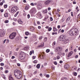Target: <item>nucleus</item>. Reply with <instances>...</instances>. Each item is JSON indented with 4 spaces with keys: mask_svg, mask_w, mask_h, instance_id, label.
Listing matches in <instances>:
<instances>
[{
    "mask_svg": "<svg viewBox=\"0 0 80 80\" xmlns=\"http://www.w3.org/2000/svg\"><path fill=\"white\" fill-rule=\"evenodd\" d=\"M16 35H17V33L16 32H13L10 34L9 37L11 39H13L14 38L16 37Z\"/></svg>",
    "mask_w": 80,
    "mask_h": 80,
    "instance_id": "obj_5",
    "label": "nucleus"
},
{
    "mask_svg": "<svg viewBox=\"0 0 80 80\" xmlns=\"http://www.w3.org/2000/svg\"><path fill=\"white\" fill-rule=\"evenodd\" d=\"M37 68H38V69H39L40 67V64H38L36 66Z\"/></svg>",
    "mask_w": 80,
    "mask_h": 80,
    "instance_id": "obj_19",
    "label": "nucleus"
},
{
    "mask_svg": "<svg viewBox=\"0 0 80 80\" xmlns=\"http://www.w3.org/2000/svg\"><path fill=\"white\" fill-rule=\"evenodd\" d=\"M9 80H13V79L12 77V75L11 74H10L9 76Z\"/></svg>",
    "mask_w": 80,
    "mask_h": 80,
    "instance_id": "obj_18",
    "label": "nucleus"
},
{
    "mask_svg": "<svg viewBox=\"0 0 80 80\" xmlns=\"http://www.w3.org/2000/svg\"><path fill=\"white\" fill-rule=\"evenodd\" d=\"M40 77H43V74H42V73H40Z\"/></svg>",
    "mask_w": 80,
    "mask_h": 80,
    "instance_id": "obj_58",
    "label": "nucleus"
},
{
    "mask_svg": "<svg viewBox=\"0 0 80 80\" xmlns=\"http://www.w3.org/2000/svg\"><path fill=\"white\" fill-rule=\"evenodd\" d=\"M23 49L24 50H25L26 51H27V50H28V49H29V47H25Z\"/></svg>",
    "mask_w": 80,
    "mask_h": 80,
    "instance_id": "obj_17",
    "label": "nucleus"
},
{
    "mask_svg": "<svg viewBox=\"0 0 80 80\" xmlns=\"http://www.w3.org/2000/svg\"><path fill=\"white\" fill-rule=\"evenodd\" d=\"M30 12L31 17H33L34 14L37 12V9L35 8H32Z\"/></svg>",
    "mask_w": 80,
    "mask_h": 80,
    "instance_id": "obj_3",
    "label": "nucleus"
},
{
    "mask_svg": "<svg viewBox=\"0 0 80 80\" xmlns=\"http://www.w3.org/2000/svg\"><path fill=\"white\" fill-rule=\"evenodd\" d=\"M15 77H16L17 78H18V79H20V78H22V73H20L19 74H18V75L15 76Z\"/></svg>",
    "mask_w": 80,
    "mask_h": 80,
    "instance_id": "obj_12",
    "label": "nucleus"
},
{
    "mask_svg": "<svg viewBox=\"0 0 80 80\" xmlns=\"http://www.w3.org/2000/svg\"><path fill=\"white\" fill-rule=\"evenodd\" d=\"M4 22L5 23H8V20H6L4 21Z\"/></svg>",
    "mask_w": 80,
    "mask_h": 80,
    "instance_id": "obj_36",
    "label": "nucleus"
},
{
    "mask_svg": "<svg viewBox=\"0 0 80 80\" xmlns=\"http://www.w3.org/2000/svg\"><path fill=\"white\" fill-rule=\"evenodd\" d=\"M37 74V71H35L34 72V75H35L36 74Z\"/></svg>",
    "mask_w": 80,
    "mask_h": 80,
    "instance_id": "obj_61",
    "label": "nucleus"
},
{
    "mask_svg": "<svg viewBox=\"0 0 80 80\" xmlns=\"http://www.w3.org/2000/svg\"><path fill=\"white\" fill-rule=\"evenodd\" d=\"M50 21H51V22L53 21V18H52V17H50Z\"/></svg>",
    "mask_w": 80,
    "mask_h": 80,
    "instance_id": "obj_34",
    "label": "nucleus"
},
{
    "mask_svg": "<svg viewBox=\"0 0 80 80\" xmlns=\"http://www.w3.org/2000/svg\"><path fill=\"white\" fill-rule=\"evenodd\" d=\"M19 13V12H18L16 14L14 15V17H16L17 16V15Z\"/></svg>",
    "mask_w": 80,
    "mask_h": 80,
    "instance_id": "obj_29",
    "label": "nucleus"
},
{
    "mask_svg": "<svg viewBox=\"0 0 80 80\" xmlns=\"http://www.w3.org/2000/svg\"><path fill=\"white\" fill-rule=\"evenodd\" d=\"M76 3H77V2H73V4H76Z\"/></svg>",
    "mask_w": 80,
    "mask_h": 80,
    "instance_id": "obj_56",
    "label": "nucleus"
},
{
    "mask_svg": "<svg viewBox=\"0 0 80 80\" xmlns=\"http://www.w3.org/2000/svg\"><path fill=\"white\" fill-rule=\"evenodd\" d=\"M54 64H55L56 65H57V62L56 61L54 62Z\"/></svg>",
    "mask_w": 80,
    "mask_h": 80,
    "instance_id": "obj_52",
    "label": "nucleus"
},
{
    "mask_svg": "<svg viewBox=\"0 0 80 80\" xmlns=\"http://www.w3.org/2000/svg\"><path fill=\"white\" fill-rule=\"evenodd\" d=\"M78 55H76L75 56V58H78Z\"/></svg>",
    "mask_w": 80,
    "mask_h": 80,
    "instance_id": "obj_59",
    "label": "nucleus"
},
{
    "mask_svg": "<svg viewBox=\"0 0 80 80\" xmlns=\"http://www.w3.org/2000/svg\"><path fill=\"white\" fill-rule=\"evenodd\" d=\"M56 43V42H53L52 43V46H54V45H55V43Z\"/></svg>",
    "mask_w": 80,
    "mask_h": 80,
    "instance_id": "obj_37",
    "label": "nucleus"
},
{
    "mask_svg": "<svg viewBox=\"0 0 80 80\" xmlns=\"http://www.w3.org/2000/svg\"><path fill=\"white\" fill-rule=\"evenodd\" d=\"M8 72V71L7 70H6L5 71V73H7Z\"/></svg>",
    "mask_w": 80,
    "mask_h": 80,
    "instance_id": "obj_51",
    "label": "nucleus"
},
{
    "mask_svg": "<svg viewBox=\"0 0 80 80\" xmlns=\"http://www.w3.org/2000/svg\"><path fill=\"white\" fill-rule=\"evenodd\" d=\"M6 41H7V39L4 40L3 41V43H5V42H6Z\"/></svg>",
    "mask_w": 80,
    "mask_h": 80,
    "instance_id": "obj_49",
    "label": "nucleus"
},
{
    "mask_svg": "<svg viewBox=\"0 0 80 80\" xmlns=\"http://www.w3.org/2000/svg\"><path fill=\"white\" fill-rule=\"evenodd\" d=\"M66 36L64 35H62L60 36L59 38V40L60 41H64L65 40Z\"/></svg>",
    "mask_w": 80,
    "mask_h": 80,
    "instance_id": "obj_6",
    "label": "nucleus"
},
{
    "mask_svg": "<svg viewBox=\"0 0 80 80\" xmlns=\"http://www.w3.org/2000/svg\"><path fill=\"white\" fill-rule=\"evenodd\" d=\"M78 33V30L76 28H72L69 32V34L71 36H73L74 35H76Z\"/></svg>",
    "mask_w": 80,
    "mask_h": 80,
    "instance_id": "obj_1",
    "label": "nucleus"
},
{
    "mask_svg": "<svg viewBox=\"0 0 80 80\" xmlns=\"http://www.w3.org/2000/svg\"><path fill=\"white\" fill-rule=\"evenodd\" d=\"M48 17L47 16L46 17H45V20H47V19H48Z\"/></svg>",
    "mask_w": 80,
    "mask_h": 80,
    "instance_id": "obj_54",
    "label": "nucleus"
},
{
    "mask_svg": "<svg viewBox=\"0 0 80 80\" xmlns=\"http://www.w3.org/2000/svg\"><path fill=\"white\" fill-rule=\"evenodd\" d=\"M18 10V7L17 6H14L11 8V12L12 13H15V12H17Z\"/></svg>",
    "mask_w": 80,
    "mask_h": 80,
    "instance_id": "obj_4",
    "label": "nucleus"
},
{
    "mask_svg": "<svg viewBox=\"0 0 80 80\" xmlns=\"http://www.w3.org/2000/svg\"><path fill=\"white\" fill-rule=\"evenodd\" d=\"M20 73H22V72L19 70H16L14 71V75L15 76L19 74H20Z\"/></svg>",
    "mask_w": 80,
    "mask_h": 80,
    "instance_id": "obj_7",
    "label": "nucleus"
},
{
    "mask_svg": "<svg viewBox=\"0 0 80 80\" xmlns=\"http://www.w3.org/2000/svg\"><path fill=\"white\" fill-rule=\"evenodd\" d=\"M18 23H19V24H22V23H23V22L22 21L21 19H19L18 20Z\"/></svg>",
    "mask_w": 80,
    "mask_h": 80,
    "instance_id": "obj_16",
    "label": "nucleus"
},
{
    "mask_svg": "<svg viewBox=\"0 0 80 80\" xmlns=\"http://www.w3.org/2000/svg\"><path fill=\"white\" fill-rule=\"evenodd\" d=\"M7 5H4V8H7Z\"/></svg>",
    "mask_w": 80,
    "mask_h": 80,
    "instance_id": "obj_46",
    "label": "nucleus"
},
{
    "mask_svg": "<svg viewBox=\"0 0 80 80\" xmlns=\"http://www.w3.org/2000/svg\"><path fill=\"white\" fill-rule=\"evenodd\" d=\"M33 38H37V36L36 35H34Z\"/></svg>",
    "mask_w": 80,
    "mask_h": 80,
    "instance_id": "obj_41",
    "label": "nucleus"
},
{
    "mask_svg": "<svg viewBox=\"0 0 80 80\" xmlns=\"http://www.w3.org/2000/svg\"><path fill=\"white\" fill-rule=\"evenodd\" d=\"M61 80H67V78H63L61 79Z\"/></svg>",
    "mask_w": 80,
    "mask_h": 80,
    "instance_id": "obj_31",
    "label": "nucleus"
},
{
    "mask_svg": "<svg viewBox=\"0 0 80 80\" xmlns=\"http://www.w3.org/2000/svg\"><path fill=\"white\" fill-rule=\"evenodd\" d=\"M1 66H4V63H1Z\"/></svg>",
    "mask_w": 80,
    "mask_h": 80,
    "instance_id": "obj_43",
    "label": "nucleus"
},
{
    "mask_svg": "<svg viewBox=\"0 0 80 80\" xmlns=\"http://www.w3.org/2000/svg\"><path fill=\"white\" fill-rule=\"evenodd\" d=\"M46 77L47 78H48V77H50V75H49V74H47L46 75Z\"/></svg>",
    "mask_w": 80,
    "mask_h": 80,
    "instance_id": "obj_42",
    "label": "nucleus"
},
{
    "mask_svg": "<svg viewBox=\"0 0 80 80\" xmlns=\"http://www.w3.org/2000/svg\"><path fill=\"white\" fill-rule=\"evenodd\" d=\"M29 7V6L27 5L26 6L25 8V9H26V10H28V9Z\"/></svg>",
    "mask_w": 80,
    "mask_h": 80,
    "instance_id": "obj_26",
    "label": "nucleus"
},
{
    "mask_svg": "<svg viewBox=\"0 0 80 80\" xmlns=\"http://www.w3.org/2000/svg\"><path fill=\"white\" fill-rule=\"evenodd\" d=\"M4 16L5 17H8V13H6L4 14Z\"/></svg>",
    "mask_w": 80,
    "mask_h": 80,
    "instance_id": "obj_24",
    "label": "nucleus"
},
{
    "mask_svg": "<svg viewBox=\"0 0 80 80\" xmlns=\"http://www.w3.org/2000/svg\"><path fill=\"white\" fill-rule=\"evenodd\" d=\"M43 38V37L42 36H40L39 38V40H42Z\"/></svg>",
    "mask_w": 80,
    "mask_h": 80,
    "instance_id": "obj_35",
    "label": "nucleus"
},
{
    "mask_svg": "<svg viewBox=\"0 0 80 80\" xmlns=\"http://www.w3.org/2000/svg\"><path fill=\"white\" fill-rule=\"evenodd\" d=\"M25 53L23 52H21L20 53L19 55V58L20 60H23L25 58Z\"/></svg>",
    "mask_w": 80,
    "mask_h": 80,
    "instance_id": "obj_2",
    "label": "nucleus"
},
{
    "mask_svg": "<svg viewBox=\"0 0 80 80\" xmlns=\"http://www.w3.org/2000/svg\"><path fill=\"white\" fill-rule=\"evenodd\" d=\"M74 75L75 76H77V73L76 72H75L74 73Z\"/></svg>",
    "mask_w": 80,
    "mask_h": 80,
    "instance_id": "obj_38",
    "label": "nucleus"
},
{
    "mask_svg": "<svg viewBox=\"0 0 80 80\" xmlns=\"http://www.w3.org/2000/svg\"><path fill=\"white\" fill-rule=\"evenodd\" d=\"M29 34V33L28 32H25V34L26 35H28Z\"/></svg>",
    "mask_w": 80,
    "mask_h": 80,
    "instance_id": "obj_32",
    "label": "nucleus"
},
{
    "mask_svg": "<svg viewBox=\"0 0 80 80\" xmlns=\"http://www.w3.org/2000/svg\"><path fill=\"white\" fill-rule=\"evenodd\" d=\"M79 17H80V13L77 16V18H79Z\"/></svg>",
    "mask_w": 80,
    "mask_h": 80,
    "instance_id": "obj_60",
    "label": "nucleus"
},
{
    "mask_svg": "<svg viewBox=\"0 0 80 80\" xmlns=\"http://www.w3.org/2000/svg\"><path fill=\"white\" fill-rule=\"evenodd\" d=\"M53 31L54 32H56V31H57V29L55 27H53Z\"/></svg>",
    "mask_w": 80,
    "mask_h": 80,
    "instance_id": "obj_21",
    "label": "nucleus"
},
{
    "mask_svg": "<svg viewBox=\"0 0 80 80\" xmlns=\"http://www.w3.org/2000/svg\"><path fill=\"white\" fill-rule=\"evenodd\" d=\"M32 54H34V51L33 50L30 51V55H31Z\"/></svg>",
    "mask_w": 80,
    "mask_h": 80,
    "instance_id": "obj_23",
    "label": "nucleus"
},
{
    "mask_svg": "<svg viewBox=\"0 0 80 80\" xmlns=\"http://www.w3.org/2000/svg\"><path fill=\"white\" fill-rule=\"evenodd\" d=\"M52 2V1L51 0H48L45 2L44 4L45 5L48 6Z\"/></svg>",
    "mask_w": 80,
    "mask_h": 80,
    "instance_id": "obj_8",
    "label": "nucleus"
},
{
    "mask_svg": "<svg viewBox=\"0 0 80 80\" xmlns=\"http://www.w3.org/2000/svg\"><path fill=\"white\" fill-rule=\"evenodd\" d=\"M57 59L58 60L59 59H60V56H57Z\"/></svg>",
    "mask_w": 80,
    "mask_h": 80,
    "instance_id": "obj_47",
    "label": "nucleus"
},
{
    "mask_svg": "<svg viewBox=\"0 0 80 80\" xmlns=\"http://www.w3.org/2000/svg\"><path fill=\"white\" fill-rule=\"evenodd\" d=\"M71 14L72 17H73V12H71Z\"/></svg>",
    "mask_w": 80,
    "mask_h": 80,
    "instance_id": "obj_57",
    "label": "nucleus"
},
{
    "mask_svg": "<svg viewBox=\"0 0 80 80\" xmlns=\"http://www.w3.org/2000/svg\"><path fill=\"white\" fill-rule=\"evenodd\" d=\"M70 17H68V18L66 20V22H68L70 20Z\"/></svg>",
    "mask_w": 80,
    "mask_h": 80,
    "instance_id": "obj_25",
    "label": "nucleus"
},
{
    "mask_svg": "<svg viewBox=\"0 0 80 80\" xmlns=\"http://www.w3.org/2000/svg\"><path fill=\"white\" fill-rule=\"evenodd\" d=\"M27 16L28 18H30V14H28Z\"/></svg>",
    "mask_w": 80,
    "mask_h": 80,
    "instance_id": "obj_44",
    "label": "nucleus"
},
{
    "mask_svg": "<svg viewBox=\"0 0 80 80\" xmlns=\"http://www.w3.org/2000/svg\"><path fill=\"white\" fill-rule=\"evenodd\" d=\"M42 8V5L41 3H39L37 5V8L38 10H40Z\"/></svg>",
    "mask_w": 80,
    "mask_h": 80,
    "instance_id": "obj_11",
    "label": "nucleus"
},
{
    "mask_svg": "<svg viewBox=\"0 0 80 80\" xmlns=\"http://www.w3.org/2000/svg\"><path fill=\"white\" fill-rule=\"evenodd\" d=\"M37 23L38 24V25L40 24V22L39 21H37Z\"/></svg>",
    "mask_w": 80,
    "mask_h": 80,
    "instance_id": "obj_55",
    "label": "nucleus"
},
{
    "mask_svg": "<svg viewBox=\"0 0 80 80\" xmlns=\"http://www.w3.org/2000/svg\"><path fill=\"white\" fill-rule=\"evenodd\" d=\"M0 35H1V37H3V32H1L0 33Z\"/></svg>",
    "mask_w": 80,
    "mask_h": 80,
    "instance_id": "obj_33",
    "label": "nucleus"
},
{
    "mask_svg": "<svg viewBox=\"0 0 80 80\" xmlns=\"http://www.w3.org/2000/svg\"><path fill=\"white\" fill-rule=\"evenodd\" d=\"M62 56H65V53L64 52H63L62 53Z\"/></svg>",
    "mask_w": 80,
    "mask_h": 80,
    "instance_id": "obj_50",
    "label": "nucleus"
},
{
    "mask_svg": "<svg viewBox=\"0 0 80 80\" xmlns=\"http://www.w3.org/2000/svg\"><path fill=\"white\" fill-rule=\"evenodd\" d=\"M47 63H46V62H45L44 63V66H47Z\"/></svg>",
    "mask_w": 80,
    "mask_h": 80,
    "instance_id": "obj_48",
    "label": "nucleus"
},
{
    "mask_svg": "<svg viewBox=\"0 0 80 80\" xmlns=\"http://www.w3.org/2000/svg\"><path fill=\"white\" fill-rule=\"evenodd\" d=\"M68 52V49H67L65 50V52Z\"/></svg>",
    "mask_w": 80,
    "mask_h": 80,
    "instance_id": "obj_64",
    "label": "nucleus"
},
{
    "mask_svg": "<svg viewBox=\"0 0 80 80\" xmlns=\"http://www.w3.org/2000/svg\"><path fill=\"white\" fill-rule=\"evenodd\" d=\"M63 41L64 44H67V43H68L69 42V40L67 39H65V40Z\"/></svg>",
    "mask_w": 80,
    "mask_h": 80,
    "instance_id": "obj_13",
    "label": "nucleus"
},
{
    "mask_svg": "<svg viewBox=\"0 0 80 80\" xmlns=\"http://www.w3.org/2000/svg\"><path fill=\"white\" fill-rule=\"evenodd\" d=\"M31 5H32V6H35V4L33 3H31L30 4Z\"/></svg>",
    "mask_w": 80,
    "mask_h": 80,
    "instance_id": "obj_40",
    "label": "nucleus"
},
{
    "mask_svg": "<svg viewBox=\"0 0 80 80\" xmlns=\"http://www.w3.org/2000/svg\"><path fill=\"white\" fill-rule=\"evenodd\" d=\"M46 53H49V52H50V49H47L46 51Z\"/></svg>",
    "mask_w": 80,
    "mask_h": 80,
    "instance_id": "obj_27",
    "label": "nucleus"
},
{
    "mask_svg": "<svg viewBox=\"0 0 80 80\" xmlns=\"http://www.w3.org/2000/svg\"><path fill=\"white\" fill-rule=\"evenodd\" d=\"M56 52H57L58 53V52L59 51H61L62 50V47H58V48H56L55 49Z\"/></svg>",
    "mask_w": 80,
    "mask_h": 80,
    "instance_id": "obj_9",
    "label": "nucleus"
},
{
    "mask_svg": "<svg viewBox=\"0 0 80 80\" xmlns=\"http://www.w3.org/2000/svg\"><path fill=\"white\" fill-rule=\"evenodd\" d=\"M52 35H57V32H52Z\"/></svg>",
    "mask_w": 80,
    "mask_h": 80,
    "instance_id": "obj_30",
    "label": "nucleus"
},
{
    "mask_svg": "<svg viewBox=\"0 0 80 80\" xmlns=\"http://www.w3.org/2000/svg\"><path fill=\"white\" fill-rule=\"evenodd\" d=\"M52 28H48V31H49V32H50V31H51V30H52Z\"/></svg>",
    "mask_w": 80,
    "mask_h": 80,
    "instance_id": "obj_28",
    "label": "nucleus"
},
{
    "mask_svg": "<svg viewBox=\"0 0 80 80\" xmlns=\"http://www.w3.org/2000/svg\"><path fill=\"white\" fill-rule=\"evenodd\" d=\"M34 63H37V61L36 60H35L33 62Z\"/></svg>",
    "mask_w": 80,
    "mask_h": 80,
    "instance_id": "obj_63",
    "label": "nucleus"
},
{
    "mask_svg": "<svg viewBox=\"0 0 80 80\" xmlns=\"http://www.w3.org/2000/svg\"><path fill=\"white\" fill-rule=\"evenodd\" d=\"M36 17H37V18H38L41 19L42 18V15L40 12H38L36 15Z\"/></svg>",
    "mask_w": 80,
    "mask_h": 80,
    "instance_id": "obj_10",
    "label": "nucleus"
},
{
    "mask_svg": "<svg viewBox=\"0 0 80 80\" xmlns=\"http://www.w3.org/2000/svg\"><path fill=\"white\" fill-rule=\"evenodd\" d=\"M73 51L70 52L68 53V57H70V56H71L72 55V54H73Z\"/></svg>",
    "mask_w": 80,
    "mask_h": 80,
    "instance_id": "obj_15",
    "label": "nucleus"
},
{
    "mask_svg": "<svg viewBox=\"0 0 80 80\" xmlns=\"http://www.w3.org/2000/svg\"><path fill=\"white\" fill-rule=\"evenodd\" d=\"M47 9H45V10L43 11V13H47Z\"/></svg>",
    "mask_w": 80,
    "mask_h": 80,
    "instance_id": "obj_20",
    "label": "nucleus"
},
{
    "mask_svg": "<svg viewBox=\"0 0 80 80\" xmlns=\"http://www.w3.org/2000/svg\"><path fill=\"white\" fill-rule=\"evenodd\" d=\"M1 77H2L3 78L5 79V76H4V75L2 74L1 75Z\"/></svg>",
    "mask_w": 80,
    "mask_h": 80,
    "instance_id": "obj_39",
    "label": "nucleus"
},
{
    "mask_svg": "<svg viewBox=\"0 0 80 80\" xmlns=\"http://www.w3.org/2000/svg\"><path fill=\"white\" fill-rule=\"evenodd\" d=\"M64 67L65 69H67L68 68H69L70 66L68 64H66L64 65Z\"/></svg>",
    "mask_w": 80,
    "mask_h": 80,
    "instance_id": "obj_14",
    "label": "nucleus"
},
{
    "mask_svg": "<svg viewBox=\"0 0 80 80\" xmlns=\"http://www.w3.org/2000/svg\"><path fill=\"white\" fill-rule=\"evenodd\" d=\"M48 11H50V10H51V8H50V7L48 8Z\"/></svg>",
    "mask_w": 80,
    "mask_h": 80,
    "instance_id": "obj_53",
    "label": "nucleus"
},
{
    "mask_svg": "<svg viewBox=\"0 0 80 80\" xmlns=\"http://www.w3.org/2000/svg\"><path fill=\"white\" fill-rule=\"evenodd\" d=\"M44 46V45L43 44H41V45H38V47L40 48V47H43Z\"/></svg>",
    "mask_w": 80,
    "mask_h": 80,
    "instance_id": "obj_22",
    "label": "nucleus"
},
{
    "mask_svg": "<svg viewBox=\"0 0 80 80\" xmlns=\"http://www.w3.org/2000/svg\"><path fill=\"white\" fill-rule=\"evenodd\" d=\"M23 2H24V3H26L27 1H26V0H23Z\"/></svg>",
    "mask_w": 80,
    "mask_h": 80,
    "instance_id": "obj_62",
    "label": "nucleus"
},
{
    "mask_svg": "<svg viewBox=\"0 0 80 80\" xmlns=\"http://www.w3.org/2000/svg\"><path fill=\"white\" fill-rule=\"evenodd\" d=\"M44 40L45 42H46L47 40V38H45Z\"/></svg>",
    "mask_w": 80,
    "mask_h": 80,
    "instance_id": "obj_45",
    "label": "nucleus"
}]
</instances>
